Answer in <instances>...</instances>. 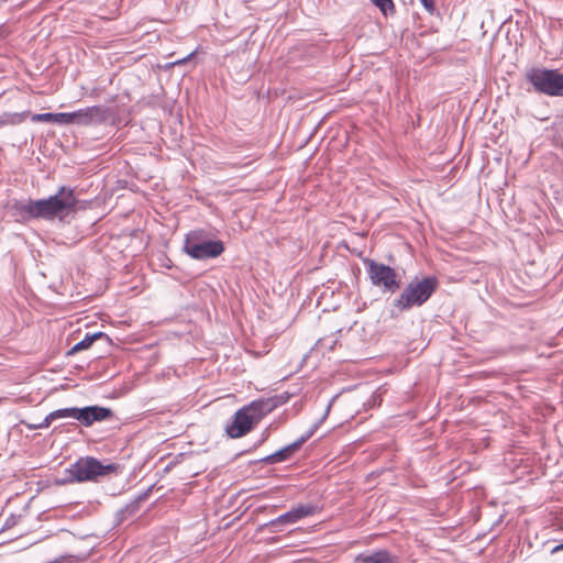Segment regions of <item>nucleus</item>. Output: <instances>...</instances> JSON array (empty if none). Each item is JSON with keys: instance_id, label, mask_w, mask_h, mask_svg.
<instances>
[{"instance_id": "obj_1", "label": "nucleus", "mask_w": 563, "mask_h": 563, "mask_svg": "<svg viewBox=\"0 0 563 563\" xmlns=\"http://www.w3.org/2000/svg\"><path fill=\"white\" fill-rule=\"evenodd\" d=\"M290 398L288 393L279 396L254 400L239 409L233 420L227 426V433L230 438L238 439L247 434L266 415L277 407L287 402Z\"/></svg>"}, {"instance_id": "obj_2", "label": "nucleus", "mask_w": 563, "mask_h": 563, "mask_svg": "<svg viewBox=\"0 0 563 563\" xmlns=\"http://www.w3.org/2000/svg\"><path fill=\"white\" fill-rule=\"evenodd\" d=\"M76 205L77 198L74 189L63 186L54 196L46 199L29 201L27 203H16L14 208L23 219L42 218L52 220L55 217L74 211Z\"/></svg>"}, {"instance_id": "obj_3", "label": "nucleus", "mask_w": 563, "mask_h": 563, "mask_svg": "<svg viewBox=\"0 0 563 563\" xmlns=\"http://www.w3.org/2000/svg\"><path fill=\"white\" fill-rule=\"evenodd\" d=\"M439 286L438 279L433 276L422 279H412L394 300L395 308L402 312L412 307H420L434 294Z\"/></svg>"}, {"instance_id": "obj_4", "label": "nucleus", "mask_w": 563, "mask_h": 563, "mask_svg": "<svg viewBox=\"0 0 563 563\" xmlns=\"http://www.w3.org/2000/svg\"><path fill=\"white\" fill-rule=\"evenodd\" d=\"M71 481H96L98 477L117 475L122 472L119 463H102L95 457H81L67 470Z\"/></svg>"}, {"instance_id": "obj_5", "label": "nucleus", "mask_w": 563, "mask_h": 563, "mask_svg": "<svg viewBox=\"0 0 563 563\" xmlns=\"http://www.w3.org/2000/svg\"><path fill=\"white\" fill-rule=\"evenodd\" d=\"M184 251L194 260H207L221 255L224 245L221 241L207 240L203 230H195L186 235Z\"/></svg>"}, {"instance_id": "obj_6", "label": "nucleus", "mask_w": 563, "mask_h": 563, "mask_svg": "<svg viewBox=\"0 0 563 563\" xmlns=\"http://www.w3.org/2000/svg\"><path fill=\"white\" fill-rule=\"evenodd\" d=\"M534 90L551 97H563V73L558 69L531 68L526 74Z\"/></svg>"}, {"instance_id": "obj_7", "label": "nucleus", "mask_w": 563, "mask_h": 563, "mask_svg": "<svg viewBox=\"0 0 563 563\" xmlns=\"http://www.w3.org/2000/svg\"><path fill=\"white\" fill-rule=\"evenodd\" d=\"M367 273L373 285L384 287L385 290L394 292L399 288V279L396 271L385 264L375 261L367 262Z\"/></svg>"}, {"instance_id": "obj_8", "label": "nucleus", "mask_w": 563, "mask_h": 563, "mask_svg": "<svg viewBox=\"0 0 563 563\" xmlns=\"http://www.w3.org/2000/svg\"><path fill=\"white\" fill-rule=\"evenodd\" d=\"M108 109L102 106H92L74 111V124L92 125L101 124L108 119Z\"/></svg>"}, {"instance_id": "obj_9", "label": "nucleus", "mask_w": 563, "mask_h": 563, "mask_svg": "<svg viewBox=\"0 0 563 563\" xmlns=\"http://www.w3.org/2000/svg\"><path fill=\"white\" fill-rule=\"evenodd\" d=\"M112 416V412L108 408L90 406L85 408H79V421L85 427H90L93 422L103 421L109 419Z\"/></svg>"}, {"instance_id": "obj_10", "label": "nucleus", "mask_w": 563, "mask_h": 563, "mask_svg": "<svg viewBox=\"0 0 563 563\" xmlns=\"http://www.w3.org/2000/svg\"><path fill=\"white\" fill-rule=\"evenodd\" d=\"M62 418H74L79 421V408L71 407L52 411L41 423L30 426V429L48 428L54 420Z\"/></svg>"}, {"instance_id": "obj_11", "label": "nucleus", "mask_w": 563, "mask_h": 563, "mask_svg": "<svg viewBox=\"0 0 563 563\" xmlns=\"http://www.w3.org/2000/svg\"><path fill=\"white\" fill-rule=\"evenodd\" d=\"M356 563H396L397 556L391 555L386 550H378L371 554H358L355 558Z\"/></svg>"}, {"instance_id": "obj_12", "label": "nucleus", "mask_w": 563, "mask_h": 563, "mask_svg": "<svg viewBox=\"0 0 563 563\" xmlns=\"http://www.w3.org/2000/svg\"><path fill=\"white\" fill-rule=\"evenodd\" d=\"M300 446V442H295L277 452H275L274 454L267 456L265 459V461L269 462V463H278V462H283L287 459H289Z\"/></svg>"}, {"instance_id": "obj_13", "label": "nucleus", "mask_w": 563, "mask_h": 563, "mask_svg": "<svg viewBox=\"0 0 563 563\" xmlns=\"http://www.w3.org/2000/svg\"><path fill=\"white\" fill-rule=\"evenodd\" d=\"M104 334L102 332H97L93 334H87L84 340L75 344L68 352V354H75L77 352L84 351L89 349L95 341L103 336Z\"/></svg>"}, {"instance_id": "obj_14", "label": "nucleus", "mask_w": 563, "mask_h": 563, "mask_svg": "<svg viewBox=\"0 0 563 563\" xmlns=\"http://www.w3.org/2000/svg\"><path fill=\"white\" fill-rule=\"evenodd\" d=\"M29 112L3 113L0 123L4 125H18L25 121Z\"/></svg>"}, {"instance_id": "obj_15", "label": "nucleus", "mask_w": 563, "mask_h": 563, "mask_svg": "<svg viewBox=\"0 0 563 563\" xmlns=\"http://www.w3.org/2000/svg\"><path fill=\"white\" fill-rule=\"evenodd\" d=\"M296 516V519L299 521L302 518L312 516L317 511V507L312 505H299L291 509Z\"/></svg>"}, {"instance_id": "obj_16", "label": "nucleus", "mask_w": 563, "mask_h": 563, "mask_svg": "<svg viewBox=\"0 0 563 563\" xmlns=\"http://www.w3.org/2000/svg\"><path fill=\"white\" fill-rule=\"evenodd\" d=\"M298 520L296 519V516L292 512V510H289L288 512H286V514H284L282 516H279L278 518L272 520L271 521V526L295 523Z\"/></svg>"}, {"instance_id": "obj_17", "label": "nucleus", "mask_w": 563, "mask_h": 563, "mask_svg": "<svg viewBox=\"0 0 563 563\" xmlns=\"http://www.w3.org/2000/svg\"><path fill=\"white\" fill-rule=\"evenodd\" d=\"M372 2L380 9L383 14H387L388 12H395V5L393 0H372Z\"/></svg>"}, {"instance_id": "obj_18", "label": "nucleus", "mask_w": 563, "mask_h": 563, "mask_svg": "<svg viewBox=\"0 0 563 563\" xmlns=\"http://www.w3.org/2000/svg\"><path fill=\"white\" fill-rule=\"evenodd\" d=\"M55 114V123L74 124V112H60Z\"/></svg>"}, {"instance_id": "obj_19", "label": "nucleus", "mask_w": 563, "mask_h": 563, "mask_svg": "<svg viewBox=\"0 0 563 563\" xmlns=\"http://www.w3.org/2000/svg\"><path fill=\"white\" fill-rule=\"evenodd\" d=\"M55 113H37L32 115L33 122H54L55 123Z\"/></svg>"}, {"instance_id": "obj_20", "label": "nucleus", "mask_w": 563, "mask_h": 563, "mask_svg": "<svg viewBox=\"0 0 563 563\" xmlns=\"http://www.w3.org/2000/svg\"><path fill=\"white\" fill-rule=\"evenodd\" d=\"M422 5L429 11L432 12L434 10V0H420Z\"/></svg>"}, {"instance_id": "obj_21", "label": "nucleus", "mask_w": 563, "mask_h": 563, "mask_svg": "<svg viewBox=\"0 0 563 563\" xmlns=\"http://www.w3.org/2000/svg\"><path fill=\"white\" fill-rule=\"evenodd\" d=\"M561 550H563V543H562V544H560V545H556L555 548H553L551 552H552V553H556V552H559V551H561Z\"/></svg>"}, {"instance_id": "obj_22", "label": "nucleus", "mask_w": 563, "mask_h": 563, "mask_svg": "<svg viewBox=\"0 0 563 563\" xmlns=\"http://www.w3.org/2000/svg\"><path fill=\"white\" fill-rule=\"evenodd\" d=\"M192 56V54H190L187 58H184V59H180V60H177L174 63V65H180V64H184L187 59H189L190 57Z\"/></svg>"}]
</instances>
